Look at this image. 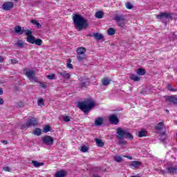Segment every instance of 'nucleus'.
Listing matches in <instances>:
<instances>
[{
  "label": "nucleus",
  "instance_id": "nucleus-10",
  "mask_svg": "<svg viewBox=\"0 0 177 177\" xmlns=\"http://www.w3.org/2000/svg\"><path fill=\"white\" fill-rule=\"evenodd\" d=\"M109 121L111 124H115V125H117L118 122H120V120H118V118L117 115L113 114L109 116Z\"/></svg>",
  "mask_w": 177,
  "mask_h": 177
},
{
  "label": "nucleus",
  "instance_id": "nucleus-48",
  "mask_svg": "<svg viewBox=\"0 0 177 177\" xmlns=\"http://www.w3.org/2000/svg\"><path fill=\"white\" fill-rule=\"evenodd\" d=\"M3 170L6 171V172H10V167L7 166L3 167Z\"/></svg>",
  "mask_w": 177,
  "mask_h": 177
},
{
  "label": "nucleus",
  "instance_id": "nucleus-33",
  "mask_svg": "<svg viewBox=\"0 0 177 177\" xmlns=\"http://www.w3.org/2000/svg\"><path fill=\"white\" fill-rule=\"evenodd\" d=\"M118 27H120V28H124V27H125V20L124 21H119L118 22H116Z\"/></svg>",
  "mask_w": 177,
  "mask_h": 177
},
{
  "label": "nucleus",
  "instance_id": "nucleus-38",
  "mask_svg": "<svg viewBox=\"0 0 177 177\" xmlns=\"http://www.w3.org/2000/svg\"><path fill=\"white\" fill-rule=\"evenodd\" d=\"M147 133L146 131L143 130V131H140L138 132V136L139 138H143V136H146Z\"/></svg>",
  "mask_w": 177,
  "mask_h": 177
},
{
  "label": "nucleus",
  "instance_id": "nucleus-55",
  "mask_svg": "<svg viewBox=\"0 0 177 177\" xmlns=\"http://www.w3.org/2000/svg\"><path fill=\"white\" fill-rule=\"evenodd\" d=\"M0 95H3V90L2 88H0Z\"/></svg>",
  "mask_w": 177,
  "mask_h": 177
},
{
  "label": "nucleus",
  "instance_id": "nucleus-51",
  "mask_svg": "<svg viewBox=\"0 0 177 177\" xmlns=\"http://www.w3.org/2000/svg\"><path fill=\"white\" fill-rule=\"evenodd\" d=\"M41 88H44V89H46V84L44 83H40Z\"/></svg>",
  "mask_w": 177,
  "mask_h": 177
},
{
  "label": "nucleus",
  "instance_id": "nucleus-19",
  "mask_svg": "<svg viewBox=\"0 0 177 177\" xmlns=\"http://www.w3.org/2000/svg\"><path fill=\"white\" fill-rule=\"evenodd\" d=\"M76 57L78 62H84V60H86V54H77Z\"/></svg>",
  "mask_w": 177,
  "mask_h": 177
},
{
  "label": "nucleus",
  "instance_id": "nucleus-24",
  "mask_svg": "<svg viewBox=\"0 0 177 177\" xmlns=\"http://www.w3.org/2000/svg\"><path fill=\"white\" fill-rule=\"evenodd\" d=\"M103 16H104V13L102 11H97L95 12V17L97 19H103Z\"/></svg>",
  "mask_w": 177,
  "mask_h": 177
},
{
  "label": "nucleus",
  "instance_id": "nucleus-35",
  "mask_svg": "<svg viewBox=\"0 0 177 177\" xmlns=\"http://www.w3.org/2000/svg\"><path fill=\"white\" fill-rule=\"evenodd\" d=\"M88 85H89V81H88V80H86L85 82H82L80 84L81 88H86V86H88Z\"/></svg>",
  "mask_w": 177,
  "mask_h": 177
},
{
  "label": "nucleus",
  "instance_id": "nucleus-21",
  "mask_svg": "<svg viewBox=\"0 0 177 177\" xmlns=\"http://www.w3.org/2000/svg\"><path fill=\"white\" fill-rule=\"evenodd\" d=\"M102 82L104 86H107V85H110V82H111V80L107 77H105L102 80Z\"/></svg>",
  "mask_w": 177,
  "mask_h": 177
},
{
  "label": "nucleus",
  "instance_id": "nucleus-60",
  "mask_svg": "<svg viewBox=\"0 0 177 177\" xmlns=\"http://www.w3.org/2000/svg\"><path fill=\"white\" fill-rule=\"evenodd\" d=\"M15 2H17V0H14Z\"/></svg>",
  "mask_w": 177,
  "mask_h": 177
},
{
  "label": "nucleus",
  "instance_id": "nucleus-37",
  "mask_svg": "<svg viewBox=\"0 0 177 177\" xmlns=\"http://www.w3.org/2000/svg\"><path fill=\"white\" fill-rule=\"evenodd\" d=\"M17 46H18V48H23V46H24V41H23V40H19L17 43Z\"/></svg>",
  "mask_w": 177,
  "mask_h": 177
},
{
  "label": "nucleus",
  "instance_id": "nucleus-5",
  "mask_svg": "<svg viewBox=\"0 0 177 177\" xmlns=\"http://www.w3.org/2000/svg\"><path fill=\"white\" fill-rule=\"evenodd\" d=\"M38 125V120L34 118L29 119L25 124H22L21 129H25V128H30V127H37Z\"/></svg>",
  "mask_w": 177,
  "mask_h": 177
},
{
  "label": "nucleus",
  "instance_id": "nucleus-53",
  "mask_svg": "<svg viewBox=\"0 0 177 177\" xmlns=\"http://www.w3.org/2000/svg\"><path fill=\"white\" fill-rule=\"evenodd\" d=\"M3 62V57L2 56H0V63H2Z\"/></svg>",
  "mask_w": 177,
  "mask_h": 177
},
{
  "label": "nucleus",
  "instance_id": "nucleus-25",
  "mask_svg": "<svg viewBox=\"0 0 177 177\" xmlns=\"http://www.w3.org/2000/svg\"><path fill=\"white\" fill-rule=\"evenodd\" d=\"M95 140L98 147H103V146H104V143H103V141H102V140L99 138H95Z\"/></svg>",
  "mask_w": 177,
  "mask_h": 177
},
{
  "label": "nucleus",
  "instance_id": "nucleus-7",
  "mask_svg": "<svg viewBox=\"0 0 177 177\" xmlns=\"http://www.w3.org/2000/svg\"><path fill=\"white\" fill-rule=\"evenodd\" d=\"M42 142L47 146H52L53 145V138L49 136H45L41 138Z\"/></svg>",
  "mask_w": 177,
  "mask_h": 177
},
{
  "label": "nucleus",
  "instance_id": "nucleus-56",
  "mask_svg": "<svg viewBox=\"0 0 177 177\" xmlns=\"http://www.w3.org/2000/svg\"><path fill=\"white\" fill-rule=\"evenodd\" d=\"M2 143H5L6 145H8V141H6V140H3V141H2Z\"/></svg>",
  "mask_w": 177,
  "mask_h": 177
},
{
  "label": "nucleus",
  "instance_id": "nucleus-32",
  "mask_svg": "<svg viewBox=\"0 0 177 177\" xmlns=\"http://www.w3.org/2000/svg\"><path fill=\"white\" fill-rule=\"evenodd\" d=\"M41 133H42V132L39 128H37L33 131V134L36 135V136H40Z\"/></svg>",
  "mask_w": 177,
  "mask_h": 177
},
{
  "label": "nucleus",
  "instance_id": "nucleus-16",
  "mask_svg": "<svg viewBox=\"0 0 177 177\" xmlns=\"http://www.w3.org/2000/svg\"><path fill=\"white\" fill-rule=\"evenodd\" d=\"M114 20L116 21V23L118 21H122L125 20V16L124 15L115 14L114 15Z\"/></svg>",
  "mask_w": 177,
  "mask_h": 177
},
{
  "label": "nucleus",
  "instance_id": "nucleus-34",
  "mask_svg": "<svg viewBox=\"0 0 177 177\" xmlns=\"http://www.w3.org/2000/svg\"><path fill=\"white\" fill-rule=\"evenodd\" d=\"M66 67H67V68H69L70 70L73 68V64H71V59H68L67 60Z\"/></svg>",
  "mask_w": 177,
  "mask_h": 177
},
{
  "label": "nucleus",
  "instance_id": "nucleus-14",
  "mask_svg": "<svg viewBox=\"0 0 177 177\" xmlns=\"http://www.w3.org/2000/svg\"><path fill=\"white\" fill-rule=\"evenodd\" d=\"M166 100L169 102V103H173L177 107V97L175 96H169L166 98Z\"/></svg>",
  "mask_w": 177,
  "mask_h": 177
},
{
  "label": "nucleus",
  "instance_id": "nucleus-30",
  "mask_svg": "<svg viewBox=\"0 0 177 177\" xmlns=\"http://www.w3.org/2000/svg\"><path fill=\"white\" fill-rule=\"evenodd\" d=\"M107 34L108 35H114L115 34V30L113 28H109L107 30Z\"/></svg>",
  "mask_w": 177,
  "mask_h": 177
},
{
  "label": "nucleus",
  "instance_id": "nucleus-6",
  "mask_svg": "<svg viewBox=\"0 0 177 177\" xmlns=\"http://www.w3.org/2000/svg\"><path fill=\"white\" fill-rule=\"evenodd\" d=\"M24 71L25 73V75L27 76V77L29 80H30L31 82H32V81H35V82H37V81H38L37 77H35V73L34 72V71L25 69Z\"/></svg>",
  "mask_w": 177,
  "mask_h": 177
},
{
  "label": "nucleus",
  "instance_id": "nucleus-43",
  "mask_svg": "<svg viewBox=\"0 0 177 177\" xmlns=\"http://www.w3.org/2000/svg\"><path fill=\"white\" fill-rule=\"evenodd\" d=\"M114 160L116 161V162H121L122 158L121 156H116L114 158Z\"/></svg>",
  "mask_w": 177,
  "mask_h": 177
},
{
  "label": "nucleus",
  "instance_id": "nucleus-59",
  "mask_svg": "<svg viewBox=\"0 0 177 177\" xmlns=\"http://www.w3.org/2000/svg\"><path fill=\"white\" fill-rule=\"evenodd\" d=\"M166 112H167V113H169V110L167 109V110H166Z\"/></svg>",
  "mask_w": 177,
  "mask_h": 177
},
{
  "label": "nucleus",
  "instance_id": "nucleus-45",
  "mask_svg": "<svg viewBox=\"0 0 177 177\" xmlns=\"http://www.w3.org/2000/svg\"><path fill=\"white\" fill-rule=\"evenodd\" d=\"M24 103L22 102H19L17 103V109H20V107H24Z\"/></svg>",
  "mask_w": 177,
  "mask_h": 177
},
{
  "label": "nucleus",
  "instance_id": "nucleus-46",
  "mask_svg": "<svg viewBox=\"0 0 177 177\" xmlns=\"http://www.w3.org/2000/svg\"><path fill=\"white\" fill-rule=\"evenodd\" d=\"M44 99L40 98L37 101V104H39V106H44Z\"/></svg>",
  "mask_w": 177,
  "mask_h": 177
},
{
  "label": "nucleus",
  "instance_id": "nucleus-9",
  "mask_svg": "<svg viewBox=\"0 0 177 177\" xmlns=\"http://www.w3.org/2000/svg\"><path fill=\"white\" fill-rule=\"evenodd\" d=\"M140 165H142V162L138 160L132 161L130 163V167H131L132 169H138Z\"/></svg>",
  "mask_w": 177,
  "mask_h": 177
},
{
  "label": "nucleus",
  "instance_id": "nucleus-47",
  "mask_svg": "<svg viewBox=\"0 0 177 177\" xmlns=\"http://www.w3.org/2000/svg\"><path fill=\"white\" fill-rule=\"evenodd\" d=\"M47 78L48 80H55V74L48 75Z\"/></svg>",
  "mask_w": 177,
  "mask_h": 177
},
{
  "label": "nucleus",
  "instance_id": "nucleus-20",
  "mask_svg": "<svg viewBox=\"0 0 177 177\" xmlns=\"http://www.w3.org/2000/svg\"><path fill=\"white\" fill-rule=\"evenodd\" d=\"M167 172L168 174H177V168L176 167H168L167 168Z\"/></svg>",
  "mask_w": 177,
  "mask_h": 177
},
{
  "label": "nucleus",
  "instance_id": "nucleus-2",
  "mask_svg": "<svg viewBox=\"0 0 177 177\" xmlns=\"http://www.w3.org/2000/svg\"><path fill=\"white\" fill-rule=\"evenodd\" d=\"M116 138L120 141L118 145H127V141L124 139H130V140H133V136L128 131L122 129L121 127H118L116 129Z\"/></svg>",
  "mask_w": 177,
  "mask_h": 177
},
{
  "label": "nucleus",
  "instance_id": "nucleus-27",
  "mask_svg": "<svg viewBox=\"0 0 177 177\" xmlns=\"http://www.w3.org/2000/svg\"><path fill=\"white\" fill-rule=\"evenodd\" d=\"M162 128H164V122H160L156 125L155 129H156V131H162Z\"/></svg>",
  "mask_w": 177,
  "mask_h": 177
},
{
  "label": "nucleus",
  "instance_id": "nucleus-22",
  "mask_svg": "<svg viewBox=\"0 0 177 177\" xmlns=\"http://www.w3.org/2000/svg\"><path fill=\"white\" fill-rule=\"evenodd\" d=\"M165 139H167V134L166 132L164 131L159 135V140H161V142H165Z\"/></svg>",
  "mask_w": 177,
  "mask_h": 177
},
{
  "label": "nucleus",
  "instance_id": "nucleus-54",
  "mask_svg": "<svg viewBox=\"0 0 177 177\" xmlns=\"http://www.w3.org/2000/svg\"><path fill=\"white\" fill-rule=\"evenodd\" d=\"M160 174H162V175H164L165 174V171L164 170H160Z\"/></svg>",
  "mask_w": 177,
  "mask_h": 177
},
{
  "label": "nucleus",
  "instance_id": "nucleus-36",
  "mask_svg": "<svg viewBox=\"0 0 177 177\" xmlns=\"http://www.w3.org/2000/svg\"><path fill=\"white\" fill-rule=\"evenodd\" d=\"M35 45H37V46H41V45H42V39H35Z\"/></svg>",
  "mask_w": 177,
  "mask_h": 177
},
{
  "label": "nucleus",
  "instance_id": "nucleus-3",
  "mask_svg": "<svg viewBox=\"0 0 177 177\" xmlns=\"http://www.w3.org/2000/svg\"><path fill=\"white\" fill-rule=\"evenodd\" d=\"M95 101L92 99H87L84 102H79L78 107L84 114H88L93 107H95Z\"/></svg>",
  "mask_w": 177,
  "mask_h": 177
},
{
  "label": "nucleus",
  "instance_id": "nucleus-4",
  "mask_svg": "<svg viewBox=\"0 0 177 177\" xmlns=\"http://www.w3.org/2000/svg\"><path fill=\"white\" fill-rule=\"evenodd\" d=\"M156 19L167 24L169 20H172V15L167 12H160V15H156Z\"/></svg>",
  "mask_w": 177,
  "mask_h": 177
},
{
  "label": "nucleus",
  "instance_id": "nucleus-42",
  "mask_svg": "<svg viewBox=\"0 0 177 177\" xmlns=\"http://www.w3.org/2000/svg\"><path fill=\"white\" fill-rule=\"evenodd\" d=\"M81 151H82V153H86V151H88V147H86L85 145L82 146Z\"/></svg>",
  "mask_w": 177,
  "mask_h": 177
},
{
  "label": "nucleus",
  "instance_id": "nucleus-57",
  "mask_svg": "<svg viewBox=\"0 0 177 177\" xmlns=\"http://www.w3.org/2000/svg\"><path fill=\"white\" fill-rule=\"evenodd\" d=\"M128 158H129V160H132V157L131 156H128Z\"/></svg>",
  "mask_w": 177,
  "mask_h": 177
},
{
  "label": "nucleus",
  "instance_id": "nucleus-39",
  "mask_svg": "<svg viewBox=\"0 0 177 177\" xmlns=\"http://www.w3.org/2000/svg\"><path fill=\"white\" fill-rule=\"evenodd\" d=\"M24 32L26 34V35H27L28 37H31V35H32V32L30 30H25Z\"/></svg>",
  "mask_w": 177,
  "mask_h": 177
},
{
  "label": "nucleus",
  "instance_id": "nucleus-13",
  "mask_svg": "<svg viewBox=\"0 0 177 177\" xmlns=\"http://www.w3.org/2000/svg\"><path fill=\"white\" fill-rule=\"evenodd\" d=\"M104 122V119L102 117H98L95 119L94 125L95 127H101V125H103V123Z\"/></svg>",
  "mask_w": 177,
  "mask_h": 177
},
{
  "label": "nucleus",
  "instance_id": "nucleus-28",
  "mask_svg": "<svg viewBox=\"0 0 177 177\" xmlns=\"http://www.w3.org/2000/svg\"><path fill=\"white\" fill-rule=\"evenodd\" d=\"M137 74L138 75H145V74H146V71L142 68H140L137 70Z\"/></svg>",
  "mask_w": 177,
  "mask_h": 177
},
{
  "label": "nucleus",
  "instance_id": "nucleus-40",
  "mask_svg": "<svg viewBox=\"0 0 177 177\" xmlns=\"http://www.w3.org/2000/svg\"><path fill=\"white\" fill-rule=\"evenodd\" d=\"M49 131H50V126H49V125H46V126L44 127L43 132H44L45 133H47V132H49Z\"/></svg>",
  "mask_w": 177,
  "mask_h": 177
},
{
  "label": "nucleus",
  "instance_id": "nucleus-52",
  "mask_svg": "<svg viewBox=\"0 0 177 177\" xmlns=\"http://www.w3.org/2000/svg\"><path fill=\"white\" fill-rule=\"evenodd\" d=\"M3 104V99L0 98V105Z\"/></svg>",
  "mask_w": 177,
  "mask_h": 177
},
{
  "label": "nucleus",
  "instance_id": "nucleus-58",
  "mask_svg": "<svg viewBox=\"0 0 177 177\" xmlns=\"http://www.w3.org/2000/svg\"><path fill=\"white\" fill-rule=\"evenodd\" d=\"M131 177H140V176H132Z\"/></svg>",
  "mask_w": 177,
  "mask_h": 177
},
{
  "label": "nucleus",
  "instance_id": "nucleus-50",
  "mask_svg": "<svg viewBox=\"0 0 177 177\" xmlns=\"http://www.w3.org/2000/svg\"><path fill=\"white\" fill-rule=\"evenodd\" d=\"M168 89H169V91H175V90L172 88V86H171V84H169V85H168Z\"/></svg>",
  "mask_w": 177,
  "mask_h": 177
},
{
  "label": "nucleus",
  "instance_id": "nucleus-49",
  "mask_svg": "<svg viewBox=\"0 0 177 177\" xmlns=\"http://www.w3.org/2000/svg\"><path fill=\"white\" fill-rule=\"evenodd\" d=\"M12 64H17L19 63V61L17 59H11Z\"/></svg>",
  "mask_w": 177,
  "mask_h": 177
},
{
  "label": "nucleus",
  "instance_id": "nucleus-15",
  "mask_svg": "<svg viewBox=\"0 0 177 177\" xmlns=\"http://www.w3.org/2000/svg\"><path fill=\"white\" fill-rule=\"evenodd\" d=\"M88 37H93L95 39H97V41H102V39H103V35L99 32H95L93 35H88Z\"/></svg>",
  "mask_w": 177,
  "mask_h": 177
},
{
  "label": "nucleus",
  "instance_id": "nucleus-18",
  "mask_svg": "<svg viewBox=\"0 0 177 177\" xmlns=\"http://www.w3.org/2000/svg\"><path fill=\"white\" fill-rule=\"evenodd\" d=\"M77 55H86V48L84 47H79L76 50Z\"/></svg>",
  "mask_w": 177,
  "mask_h": 177
},
{
  "label": "nucleus",
  "instance_id": "nucleus-31",
  "mask_svg": "<svg viewBox=\"0 0 177 177\" xmlns=\"http://www.w3.org/2000/svg\"><path fill=\"white\" fill-rule=\"evenodd\" d=\"M32 24H35V26H36L37 27V28H41L42 27V26L41 25V24H39L38 22V21L35 20V19H32L31 21Z\"/></svg>",
  "mask_w": 177,
  "mask_h": 177
},
{
  "label": "nucleus",
  "instance_id": "nucleus-44",
  "mask_svg": "<svg viewBox=\"0 0 177 177\" xmlns=\"http://www.w3.org/2000/svg\"><path fill=\"white\" fill-rule=\"evenodd\" d=\"M126 8L127 9H132L133 8V6L132 5V3L127 2L126 3Z\"/></svg>",
  "mask_w": 177,
  "mask_h": 177
},
{
  "label": "nucleus",
  "instance_id": "nucleus-29",
  "mask_svg": "<svg viewBox=\"0 0 177 177\" xmlns=\"http://www.w3.org/2000/svg\"><path fill=\"white\" fill-rule=\"evenodd\" d=\"M130 80H132V81L138 82L140 81V77L136 76V75H131L129 76Z\"/></svg>",
  "mask_w": 177,
  "mask_h": 177
},
{
  "label": "nucleus",
  "instance_id": "nucleus-26",
  "mask_svg": "<svg viewBox=\"0 0 177 177\" xmlns=\"http://www.w3.org/2000/svg\"><path fill=\"white\" fill-rule=\"evenodd\" d=\"M26 41L27 42H29V44H34L35 42V38L32 35L28 36Z\"/></svg>",
  "mask_w": 177,
  "mask_h": 177
},
{
  "label": "nucleus",
  "instance_id": "nucleus-8",
  "mask_svg": "<svg viewBox=\"0 0 177 177\" xmlns=\"http://www.w3.org/2000/svg\"><path fill=\"white\" fill-rule=\"evenodd\" d=\"M13 6H15V4L13 3V2L8 1V2H5L3 4L2 8L3 10H10V9L13 8Z\"/></svg>",
  "mask_w": 177,
  "mask_h": 177
},
{
  "label": "nucleus",
  "instance_id": "nucleus-41",
  "mask_svg": "<svg viewBox=\"0 0 177 177\" xmlns=\"http://www.w3.org/2000/svg\"><path fill=\"white\" fill-rule=\"evenodd\" d=\"M63 120H64V121H65V122H70L71 118L70 116L64 115Z\"/></svg>",
  "mask_w": 177,
  "mask_h": 177
},
{
  "label": "nucleus",
  "instance_id": "nucleus-1",
  "mask_svg": "<svg viewBox=\"0 0 177 177\" xmlns=\"http://www.w3.org/2000/svg\"><path fill=\"white\" fill-rule=\"evenodd\" d=\"M73 24L75 25V28L78 31H82L84 28H86V27L89 26L88 24V20L78 14H75L73 17Z\"/></svg>",
  "mask_w": 177,
  "mask_h": 177
},
{
  "label": "nucleus",
  "instance_id": "nucleus-17",
  "mask_svg": "<svg viewBox=\"0 0 177 177\" xmlns=\"http://www.w3.org/2000/svg\"><path fill=\"white\" fill-rule=\"evenodd\" d=\"M67 175V171L64 170L58 171L54 175V177H64Z\"/></svg>",
  "mask_w": 177,
  "mask_h": 177
},
{
  "label": "nucleus",
  "instance_id": "nucleus-23",
  "mask_svg": "<svg viewBox=\"0 0 177 177\" xmlns=\"http://www.w3.org/2000/svg\"><path fill=\"white\" fill-rule=\"evenodd\" d=\"M32 164H33L34 167L36 168H39V167H42V165H44V162H39L37 160H32Z\"/></svg>",
  "mask_w": 177,
  "mask_h": 177
},
{
  "label": "nucleus",
  "instance_id": "nucleus-11",
  "mask_svg": "<svg viewBox=\"0 0 177 177\" xmlns=\"http://www.w3.org/2000/svg\"><path fill=\"white\" fill-rule=\"evenodd\" d=\"M15 32L18 35H23L24 34V28H21L20 26H16L15 27Z\"/></svg>",
  "mask_w": 177,
  "mask_h": 177
},
{
  "label": "nucleus",
  "instance_id": "nucleus-12",
  "mask_svg": "<svg viewBox=\"0 0 177 177\" xmlns=\"http://www.w3.org/2000/svg\"><path fill=\"white\" fill-rule=\"evenodd\" d=\"M59 74L62 78H64V80H70V77H71V74L66 71H62L59 72Z\"/></svg>",
  "mask_w": 177,
  "mask_h": 177
}]
</instances>
